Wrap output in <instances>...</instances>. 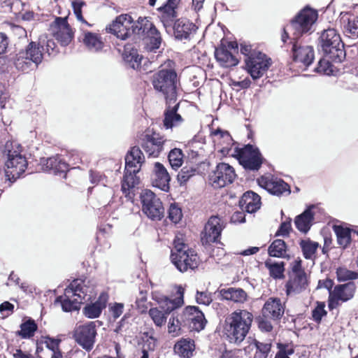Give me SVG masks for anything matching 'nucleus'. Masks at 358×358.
Here are the masks:
<instances>
[{
  "mask_svg": "<svg viewBox=\"0 0 358 358\" xmlns=\"http://www.w3.org/2000/svg\"><path fill=\"white\" fill-rule=\"evenodd\" d=\"M253 315L247 310L238 309L228 315L224 322L223 329L229 341L240 344L248 334Z\"/></svg>",
  "mask_w": 358,
  "mask_h": 358,
  "instance_id": "1",
  "label": "nucleus"
},
{
  "mask_svg": "<svg viewBox=\"0 0 358 358\" xmlns=\"http://www.w3.org/2000/svg\"><path fill=\"white\" fill-rule=\"evenodd\" d=\"M4 155L6 157L5 176L6 180L13 183L25 172L28 162L22 154V147L17 143H7Z\"/></svg>",
  "mask_w": 358,
  "mask_h": 358,
  "instance_id": "2",
  "label": "nucleus"
},
{
  "mask_svg": "<svg viewBox=\"0 0 358 358\" xmlns=\"http://www.w3.org/2000/svg\"><path fill=\"white\" fill-rule=\"evenodd\" d=\"M318 45L326 57L334 62L340 63L345 57L344 44L335 29L323 30L318 38Z\"/></svg>",
  "mask_w": 358,
  "mask_h": 358,
  "instance_id": "3",
  "label": "nucleus"
},
{
  "mask_svg": "<svg viewBox=\"0 0 358 358\" xmlns=\"http://www.w3.org/2000/svg\"><path fill=\"white\" fill-rule=\"evenodd\" d=\"M173 245L171 259L178 271L183 273L198 267L200 259L194 250L190 249L179 238H175Z\"/></svg>",
  "mask_w": 358,
  "mask_h": 358,
  "instance_id": "4",
  "label": "nucleus"
},
{
  "mask_svg": "<svg viewBox=\"0 0 358 358\" xmlns=\"http://www.w3.org/2000/svg\"><path fill=\"white\" fill-rule=\"evenodd\" d=\"M143 162L144 155L141 149L137 146L131 148L125 157V174L122 183V190L125 194L138 182L136 173Z\"/></svg>",
  "mask_w": 358,
  "mask_h": 358,
  "instance_id": "5",
  "label": "nucleus"
},
{
  "mask_svg": "<svg viewBox=\"0 0 358 358\" xmlns=\"http://www.w3.org/2000/svg\"><path fill=\"white\" fill-rule=\"evenodd\" d=\"M152 83L154 89L161 92L166 100L176 101L178 76L174 69L159 70L153 75Z\"/></svg>",
  "mask_w": 358,
  "mask_h": 358,
  "instance_id": "6",
  "label": "nucleus"
},
{
  "mask_svg": "<svg viewBox=\"0 0 358 358\" xmlns=\"http://www.w3.org/2000/svg\"><path fill=\"white\" fill-rule=\"evenodd\" d=\"M317 19V13L316 10L310 8L303 9L292 20L290 24L284 29L283 34H282V41L285 43L288 38L287 31H293V39H296L303 34L308 32Z\"/></svg>",
  "mask_w": 358,
  "mask_h": 358,
  "instance_id": "7",
  "label": "nucleus"
},
{
  "mask_svg": "<svg viewBox=\"0 0 358 358\" xmlns=\"http://www.w3.org/2000/svg\"><path fill=\"white\" fill-rule=\"evenodd\" d=\"M177 294L178 296L174 299L163 296L160 300H157L162 310L158 308H152L149 310L148 314L157 327L164 326L171 312L183 304V289L181 287L178 288Z\"/></svg>",
  "mask_w": 358,
  "mask_h": 358,
  "instance_id": "8",
  "label": "nucleus"
},
{
  "mask_svg": "<svg viewBox=\"0 0 358 358\" xmlns=\"http://www.w3.org/2000/svg\"><path fill=\"white\" fill-rule=\"evenodd\" d=\"M42 59L43 52L39 44L31 41L24 48L16 53L13 62L18 70L24 71L32 67H37Z\"/></svg>",
  "mask_w": 358,
  "mask_h": 358,
  "instance_id": "9",
  "label": "nucleus"
},
{
  "mask_svg": "<svg viewBox=\"0 0 358 358\" xmlns=\"http://www.w3.org/2000/svg\"><path fill=\"white\" fill-rule=\"evenodd\" d=\"M132 31L146 40L147 48L149 50L159 48L162 42L160 33L148 17H139L137 22H134Z\"/></svg>",
  "mask_w": 358,
  "mask_h": 358,
  "instance_id": "10",
  "label": "nucleus"
},
{
  "mask_svg": "<svg viewBox=\"0 0 358 358\" xmlns=\"http://www.w3.org/2000/svg\"><path fill=\"white\" fill-rule=\"evenodd\" d=\"M142 210L153 221L160 220L164 215V208L160 199L150 190H145L141 195Z\"/></svg>",
  "mask_w": 358,
  "mask_h": 358,
  "instance_id": "11",
  "label": "nucleus"
},
{
  "mask_svg": "<svg viewBox=\"0 0 358 358\" xmlns=\"http://www.w3.org/2000/svg\"><path fill=\"white\" fill-rule=\"evenodd\" d=\"M248 73L254 80H257L267 71L271 64V59L260 52H255L245 59Z\"/></svg>",
  "mask_w": 358,
  "mask_h": 358,
  "instance_id": "12",
  "label": "nucleus"
},
{
  "mask_svg": "<svg viewBox=\"0 0 358 358\" xmlns=\"http://www.w3.org/2000/svg\"><path fill=\"white\" fill-rule=\"evenodd\" d=\"M166 139L152 130H146L140 139V143L144 151L150 157H158L164 148Z\"/></svg>",
  "mask_w": 358,
  "mask_h": 358,
  "instance_id": "13",
  "label": "nucleus"
},
{
  "mask_svg": "<svg viewBox=\"0 0 358 358\" xmlns=\"http://www.w3.org/2000/svg\"><path fill=\"white\" fill-rule=\"evenodd\" d=\"M238 161L244 169L257 171L263 162V157L259 149L253 145H247L238 151Z\"/></svg>",
  "mask_w": 358,
  "mask_h": 358,
  "instance_id": "14",
  "label": "nucleus"
},
{
  "mask_svg": "<svg viewBox=\"0 0 358 358\" xmlns=\"http://www.w3.org/2000/svg\"><path fill=\"white\" fill-rule=\"evenodd\" d=\"M96 335V325L94 322H89L86 324L78 326L73 334L75 341L83 349L90 351L95 343Z\"/></svg>",
  "mask_w": 358,
  "mask_h": 358,
  "instance_id": "15",
  "label": "nucleus"
},
{
  "mask_svg": "<svg viewBox=\"0 0 358 358\" xmlns=\"http://www.w3.org/2000/svg\"><path fill=\"white\" fill-rule=\"evenodd\" d=\"M236 175L234 169L228 164L220 163L209 175V180L215 188H221L233 182Z\"/></svg>",
  "mask_w": 358,
  "mask_h": 358,
  "instance_id": "16",
  "label": "nucleus"
},
{
  "mask_svg": "<svg viewBox=\"0 0 358 358\" xmlns=\"http://www.w3.org/2000/svg\"><path fill=\"white\" fill-rule=\"evenodd\" d=\"M70 294L78 297L82 302L87 301L95 296L94 285L90 280H74L70 285L66 288V295Z\"/></svg>",
  "mask_w": 358,
  "mask_h": 358,
  "instance_id": "17",
  "label": "nucleus"
},
{
  "mask_svg": "<svg viewBox=\"0 0 358 358\" xmlns=\"http://www.w3.org/2000/svg\"><path fill=\"white\" fill-rule=\"evenodd\" d=\"M355 290L356 285L353 282L335 286L334 289L329 292V308H336L341 303L351 299L354 296Z\"/></svg>",
  "mask_w": 358,
  "mask_h": 358,
  "instance_id": "18",
  "label": "nucleus"
},
{
  "mask_svg": "<svg viewBox=\"0 0 358 358\" xmlns=\"http://www.w3.org/2000/svg\"><path fill=\"white\" fill-rule=\"evenodd\" d=\"M134 22L131 17L122 14L116 17L107 29L117 38L124 40L134 34L132 31Z\"/></svg>",
  "mask_w": 358,
  "mask_h": 358,
  "instance_id": "19",
  "label": "nucleus"
},
{
  "mask_svg": "<svg viewBox=\"0 0 358 358\" xmlns=\"http://www.w3.org/2000/svg\"><path fill=\"white\" fill-rule=\"evenodd\" d=\"M50 29L55 38L63 46L69 45L73 39V32L65 17H57L52 23Z\"/></svg>",
  "mask_w": 358,
  "mask_h": 358,
  "instance_id": "20",
  "label": "nucleus"
},
{
  "mask_svg": "<svg viewBox=\"0 0 358 358\" xmlns=\"http://www.w3.org/2000/svg\"><path fill=\"white\" fill-rule=\"evenodd\" d=\"M181 317L184 325L197 331L203 329L206 322L203 313L196 306L187 307Z\"/></svg>",
  "mask_w": 358,
  "mask_h": 358,
  "instance_id": "21",
  "label": "nucleus"
},
{
  "mask_svg": "<svg viewBox=\"0 0 358 358\" xmlns=\"http://www.w3.org/2000/svg\"><path fill=\"white\" fill-rule=\"evenodd\" d=\"M223 227V222L220 217L217 216L210 217L205 225L201 238L203 243L208 244L217 241Z\"/></svg>",
  "mask_w": 358,
  "mask_h": 358,
  "instance_id": "22",
  "label": "nucleus"
},
{
  "mask_svg": "<svg viewBox=\"0 0 358 358\" xmlns=\"http://www.w3.org/2000/svg\"><path fill=\"white\" fill-rule=\"evenodd\" d=\"M257 182L261 187L273 195L280 196L284 192L290 193L289 185L281 179L262 176L257 180Z\"/></svg>",
  "mask_w": 358,
  "mask_h": 358,
  "instance_id": "23",
  "label": "nucleus"
},
{
  "mask_svg": "<svg viewBox=\"0 0 358 358\" xmlns=\"http://www.w3.org/2000/svg\"><path fill=\"white\" fill-rule=\"evenodd\" d=\"M293 61L296 64H299V67L306 69L309 66L314 59V50L311 46L298 45L294 43L292 47Z\"/></svg>",
  "mask_w": 358,
  "mask_h": 358,
  "instance_id": "24",
  "label": "nucleus"
},
{
  "mask_svg": "<svg viewBox=\"0 0 358 358\" xmlns=\"http://www.w3.org/2000/svg\"><path fill=\"white\" fill-rule=\"evenodd\" d=\"M284 312L285 306L280 299L278 298H269L264 303L262 310L264 317L273 320L280 319Z\"/></svg>",
  "mask_w": 358,
  "mask_h": 358,
  "instance_id": "25",
  "label": "nucleus"
},
{
  "mask_svg": "<svg viewBox=\"0 0 358 358\" xmlns=\"http://www.w3.org/2000/svg\"><path fill=\"white\" fill-rule=\"evenodd\" d=\"M307 286L308 280L305 272L290 275L289 279L285 285L286 294L287 296L299 294L305 290Z\"/></svg>",
  "mask_w": 358,
  "mask_h": 358,
  "instance_id": "26",
  "label": "nucleus"
},
{
  "mask_svg": "<svg viewBox=\"0 0 358 358\" xmlns=\"http://www.w3.org/2000/svg\"><path fill=\"white\" fill-rule=\"evenodd\" d=\"M153 177L152 184L155 187H158L164 192L169 191L171 177L166 169L162 164L159 162L155 163L153 168Z\"/></svg>",
  "mask_w": 358,
  "mask_h": 358,
  "instance_id": "27",
  "label": "nucleus"
},
{
  "mask_svg": "<svg viewBox=\"0 0 358 358\" xmlns=\"http://www.w3.org/2000/svg\"><path fill=\"white\" fill-rule=\"evenodd\" d=\"M222 300L231 301L236 303H243L248 300L247 293L241 288L229 287L217 290Z\"/></svg>",
  "mask_w": 358,
  "mask_h": 358,
  "instance_id": "28",
  "label": "nucleus"
},
{
  "mask_svg": "<svg viewBox=\"0 0 358 358\" xmlns=\"http://www.w3.org/2000/svg\"><path fill=\"white\" fill-rule=\"evenodd\" d=\"M260 204V196L252 191L244 193L239 201L241 209L250 213L257 211Z\"/></svg>",
  "mask_w": 358,
  "mask_h": 358,
  "instance_id": "29",
  "label": "nucleus"
},
{
  "mask_svg": "<svg viewBox=\"0 0 358 358\" xmlns=\"http://www.w3.org/2000/svg\"><path fill=\"white\" fill-rule=\"evenodd\" d=\"M196 27L194 24L187 19H179L174 23V35L178 39H187L190 34L194 32Z\"/></svg>",
  "mask_w": 358,
  "mask_h": 358,
  "instance_id": "30",
  "label": "nucleus"
},
{
  "mask_svg": "<svg viewBox=\"0 0 358 358\" xmlns=\"http://www.w3.org/2000/svg\"><path fill=\"white\" fill-rule=\"evenodd\" d=\"M340 22L344 33L349 36H358V17L348 13L340 15Z\"/></svg>",
  "mask_w": 358,
  "mask_h": 358,
  "instance_id": "31",
  "label": "nucleus"
},
{
  "mask_svg": "<svg viewBox=\"0 0 358 358\" xmlns=\"http://www.w3.org/2000/svg\"><path fill=\"white\" fill-rule=\"evenodd\" d=\"M173 349L180 358H190L195 350L194 341L190 338H181L175 344Z\"/></svg>",
  "mask_w": 358,
  "mask_h": 358,
  "instance_id": "32",
  "label": "nucleus"
},
{
  "mask_svg": "<svg viewBox=\"0 0 358 358\" xmlns=\"http://www.w3.org/2000/svg\"><path fill=\"white\" fill-rule=\"evenodd\" d=\"M217 61L224 67L236 66L238 60L230 52L225 46L217 48L215 51Z\"/></svg>",
  "mask_w": 358,
  "mask_h": 358,
  "instance_id": "33",
  "label": "nucleus"
},
{
  "mask_svg": "<svg viewBox=\"0 0 358 358\" xmlns=\"http://www.w3.org/2000/svg\"><path fill=\"white\" fill-rule=\"evenodd\" d=\"M313 219L314 215L310 207L301 215L296 217L294 224L299 231L307 233L313 224Z\"/></svg>",
  "mask_w": 358,
  "mask_h": 358,
  "instance_id": "34",
  "label": "nucleus"
},
{
  "mask_svg": "<svg viewBox=\"0 0 358 358\" xmlns=\"http://www.w3.org/2000/svg\"><path fill=\"white\" fill-rule=\"evenodd\" d=\"M176 10V8L166 3L159 8V10L161 13V21L167 32L171 30L175 19L177 17V13Z\"/></svg>",
  "mask_w": 358,
  "mask_h": 358,
  "instance_id": "35",
  "label": "nucleus"
},
{
  "mask_svg": "<svg viewBox=\"0 0 358 358\" xmlns=\"http://www.w3.org/2000/svg\"><path fill=\"white\" fill-rule=\"evenodd\" d=\"M83 42L89 50L95 52L101 50L104 46L101 37L90 31L83 33Z\"/></svg>",
  "mask_w": 358,
  "mask_h": 358,
  "instance_id": "36",
  "label": "nucleus"
},
{
  "mask_svg": "<svg viewBox=\"0 0 358 358\" xmlns=\"http://www.w3.org/2000/svg\"><path fill=\"white\" fill-rule=\"evenodd\" d=\"M179 103H176L173 107L168 106L164 113V125L166 129L179 125L182 122V118L177 113Z\"/></svg>",
  "mask_w": 358,
  "mask_h": 358,
  "instance_id": "37",
  "label": "nucleus"
},
{
  "mask_svg": "<svg viewBox=\"0 0 358 358\" xmlns=\"http://www.w3.org/2000/svg\"><path fill=\"white\" fill-rule=\"evenodd\" d=\"M45 164H43V168L45 171H53L54 173L64 172L68 169L67 164L61 158L60 156H55L44 159Z\"/></svg>",
  "mask_w": 358,
  "mask_h": 358,
  "instance_id": "38",
  "label": "nucleus"
},
{
  "mask_svg": "<svg viewBox=\"0 0 358 358\" xmlns=\"http://www.w3.org/2000/svg\"><path fill=\"white\" fill-rule=\"evenodd\" d=\"M71 296H73V295L70 294L69 296H67L65 294L64 299L63 296H58L55 300V303H59L62 306V310L65 312L78 310L83 302L76 296H74L75 298L71 300L70 299Z\"/></svg>",
  "mask_w": 358,
  "mask_h": 358,
  "instance_id": "39",
  "label": "nucleus"
},
{
  "mask_svg": "<svg viewBox=\"0 0 358 358\" xmlns=\"http://www.w3.org/2000/svg\"><path fill=\"white\" fill-rule=\"evenodd\" d=\"M266 267L269 271L270 275L275 279L284 278L285 263L283 262H275L268 259L265 262Z\"/></svg>",
  "mask_w": 358,
  "mask_h": 358,
  "instance_id": "40",
  "label": "nucleus"
},
{
  "mask_svg": "<svg viewBox=\"0 0 358 358\" xmlns=\"http://www.w3.org/2000/svg\"><path fill=\"white\" fill-rule=\"evenodd\" d=\"M37 329L38 327L34 320L30 319L21 324L20 330L17 332V334L22 338H30L34 336Z\"/></svg>",
  "mask_w": 358,
  "mask_h": 358,
  "instance_id": "41",
  "label": "nucleus"
},
{
  "mask_svg": "<svg viewBox=\"0 0 358 358\" xmlns=\"http://www.w3.org/2000/svg\"><path fill=\"white\" fill-rule=\"evenodd\" d=\"M334 229L337 236L338 243L346 248L351 241V230L342 226H334Z\"/></svg>",
  "mask_w": 358,
  "mask_h": 358,
  "instance_id": "42",
  "label": "nucleus"
},
{
  "mask_svg": "<svg viewBox=\"0 0 358 358\" xmlns=\"http://www.w3.org/2000/svg\"><path fill=\"white\" fill-rule=\"evenodd\" d=\"M106 304L101 301L87 305L83 310V314L88 318H96L99 317Z\"/></svg>",
  "mask_w": 358,
  "mask_h": 358,
  "instance_id": "43",
  "label": "nucleus"
},
{
  "mask_svg": "<svg viewBox=\"0 0 358 358\" xmlns=\"http://www.w3.org/2000/svg\"><path fill=\"white\" fill-rule=\"evenodd\" d=\"M285 253L286 244L281 239L275 240L268 248V254L271 257H283Z\"/></svg>",
  "mask_w": 358,
  "mask_h": 358,
  "instance_id": "44",
  "label": "nucleus"
},
{
  "mask_svg": "<svg viewBox=\"0 0 358 358\" xmlns=\"http://www.w3.org/2000/svg\"><path fill=\"white\" fill-rule=\"evenodd\" d=\"M184 155L179 148L172 149L169 154L168 158L171 167L176 170L180 167L183 162Z\"/></svg>",
  "mask_w": 358,
  "mask_h": 358,
  "instance_id": "45",
  "label": "nucleus"
},
{
  "mask_svg": "<svg viewBox=\"0 0 358 358\" xmlns=\"http://www.w3.org/2000/svg\"><path fill=\"white\" fill-rule=\"evenodd\" d=\"M301 247L306 259H313L315 257V254L318 248L319 244L317 242L310 241H301Z\"/></svg>",
  "mask_w": 358,
  "mask_h": 358,
  "instance_id": "46",
  "label": "nucleus"
},
{
  "mask_svg": "<svg viewBox=\"0 0 358 358\" xmlns=\"http://www.w3.org/2000/svg\"><path fill=\"white\" fill-rule=\"evenodd\" d=\"M210 135L213 138V141L220 144H231L232 138L229 133L220 129H213L210 131Z\"/></svg>",
  "mask_w": 358,
  "mask_h": 358,
  "instance_id": "47",
  "label": "nucleus"
},
{
  "mask_svg": "<svg viewBox=\"0 0 358 358\" xmlns=\"http://www.w3.org/2000/svg\"><path fill=\"white\" fill-rule=\"evenodd\" d=\"M38 44H39L41 49L45 45L46 52L49 55H55L58 52L57 45L55 42L51 38H48L46 36H41Z\"/></svg>",
  "mask_w": 358,
  "mask_h": 358,
  "instance_id": "48",
  "label": "nucleus"
},
{
  "mask_svg": "<svg viewBox=\"0 0 358 358\" xmlns=\"http://www.w3.org/2000/svg\"><path fill=\"white\" fill-rule=\"evenodd\" d=\"M338 280L344 282L358 278V273L350 271L345 268H338L336 271Z\"/></svg>",
  "mask_w": 358,
  "mask_h": 358,
  "instance_id": "49",
  "label": "nucleus"
},
{
  "mask_svg": "<svg viewBox=\"0 0 358 358\" xmlns=\"http://www.w3.org/2000/svg\"><path fill=\"white\" fill-rule=\"evenodd\" d=\"M181 323L180 320L173 315L168 322V332L172 336L176 337L181 333Z\"/></svg>",
  "mask_w": 358,
  "mask_h": 358,
  "instance_id": "50",
  "label": "nucleus"
},
{
  "mask_svg": "<svg viewBox=\"0 0 358 358\" xmlns=\"http://www.w3.org/2000/svg\"><path fill=\"white\" fill-rule=\"evenodd\" d=\"M71 3H72L73 13H74L77 20L83 24L90 26V24H89L85 21V20L84 19V17H83V15H82V8L84 6H85V2L82 0H73Z\"/></svg>",
  "mask_w": 358,
  "mask_h": 358,
  "instance_id": "51",
  "label": "nucleus"
},
{
  "mask_svg": "<svg viewBox=\"0 0 358 358\" xmlns=\"http://www.w3.org/2000/svg\"><path fill=\"white\" fill-rule=\"evenodd\" d=\"M168 214L169 220L176 224L180 221L182 216L180 208L176 203H171L170 205Z\"/></svg>",
  "mask_w": 358,
  "mask_h": 358,
  "instance_id": "52",
  "label": "nucleus"
},
{
  "mask_svg": "<svg viewBox=\"0 0 358 358\" xmlns=\"http://www.w3.org/2000/svg\"><path fill=\"white\" fill-rule=\"evenodd\" d=\"M196 169L192 167H183L178 175V180L182 183L186 182L192 176L195 174Z\"/></svg>",
  "mask_w": 358,
  "mask_h": 358,
  "instance_id": "53",
  "label": "nucleus"
},
{
  "mask_svg": "<svg viewBox=\"0 0 358 358\" xmlns=\"http://www.w3.org/2000/svg\"><path fill=\"white\" fill-rule=\"evenodd\" d=\"M315 71L321 73L325 75H331L333 73L332 65L327 59H320L317 67L315 69Z\"/></svg>",
  "mask_w": 358,
  "mask_h": 358,
  "instance_id": "54",
  "label": "nucleus"
},
{
  "mask_svg": "<svg viewBox=\"0 0 358 358\" xmlns=\"http://www.w3.org/2000/svg\"><path fill=\"white\" fill-rule=\"evenodd\" d=\"M124 58L125 59L129 62H134L132 64V67L135 68V64L138 66L141 61L142 57H140L138 53L137 50L135 49H131L128 54L127 48L124 50Z\"/></svg>",
  "mask_w": 358,
  "mask_h": 358,
  "instance_id": "55",
  "label": "nucleus"
},
{
  "mask_svg": "<svg viewBox=\"0 0 358 358\" xmlns=\"http://www.w3.org/2000/svg\"><path fill=\"white\" fill-rule=\"evenodd\" d=\"M324 308L325 305L324 303H317V306L313 310L312 316L316 322H320L322 317L327 315V311Z\"/></svg>",
  "mask_w": 358,
  "mask_h": 358,
  "instance_id": "56",
  "label": "nucleus"
},
{
  "mask_svg": "<svg viewBox=\"0 0 358 358\" xmlns=\"http://www.w3.org/2000/svg\"><path fill=\"white\" fill-rule=\"evenodd\" d=\"M196 302L199 304L206 306L209 305L212 302L210 294L205 292H197L196 295Z\"/></svg>",
  "mask_w": 358,
  "mask_h": 358,
  "instance_id": "57",
  "label": "nucleus"
},
{
  "mask_svg": "<svg viewBox=\"0 0 358 358\" xmlns=\"http://www.w3.org/2000/svg\"><path fill=\"white\" fill-rule=\"evenodd\" d=\"M14 309L13 304L8 301H5L0 305V313L2 317H6L13 313Z\"/></svg>",
  "mask_w": 358,
  "mask_h": 358,
  "instance_id": "58",
  "label": "nucleus"
},
{
  "mask_svg": "<svg viewBox=\"0 0 358 358\" xmlns=\"http://www.w3.org/2000/svg\"><path fill=\"white\" fill-rule=\"evenodd\" d=\"M291 230V220L281 223L275 236H287Z\"/></svg>",
  "mask_w": 358,
  "mask_h": 358,
  "instance_id": "59",
  "label": "nucleus"
},
{
  "mask_svg": "<svg viewBox=\"0 0 358 358\" xmlns=\"http://www.w3.org/2000/svg\"><path fill=\"white\" fill-rule=\"evenodd\" d=\"M110 310L113 317L117 319L123 313L124 304L122 303H115L110 306Z\"/></svg>",
  "mask_w": 358,
  "mask_h": 358,
  "instance_id": "60",
  "label": "nucleus"
},
{
  "mask_svg": "<svg viewBox=\"0 0 358 358\" xmlns=\"http://www.w3.org/2000/svg\"><path fill=\"white\" fill-rule=\"evenodd\" d=\"M268 318H261L259 321V328L262 331L270 332L273 329V325L271 322L268 320Z\"/></svg>",
  "mask_w": 358,
  "mask_h": 358,
  "instance_id": "61",
  "label": "nucleus"
},
{
  "mask_svg": "<svg viewBox=\"0 0 358 358\" xmlns=\"http://www.w3.org/2000/svg\"><path fill=\"white\" fill-rule=\"evenodd\" d=\"M59 342L60 340L52 338L50 337H47L45 340V344L47 348L51 350L52 351L59 350Z\"/></svg>",
  "mask_w": 358,
  "mask_h": 358,
  "instance_id": "62",
  "label": "nucleus"
},
{
  "mask_svg": "<svg viewBox=\"0 0 358 358\" xmlns=\"http://www.w3.org/2000/svg\"><path fill=\"white\" fill-rule=\"evenodd\" d=\"M8 39L6 35L0 32V55L4 53L8 48Z\"/></svg>",
  "mask_w": 358,
  "mask_h": 358,
  "instance_id": "63",
  "label": "nucleus"
},
{
  "mask_svg": "<svg viewBox=\"0 0 358 358\" xmlns=\"http://www.w3.org/2000/svg\"><path fill=\"white\" fill-rule=\"evenodd\" d=\"M12 355L14 358H34L31 354L24 352L20 349L13 350Z\"/></svg>",
  "mask_w": 358,
  "mask_h": 358,
  "instance_id": "64",
  "label": "nucleus"
}]
</instances>
